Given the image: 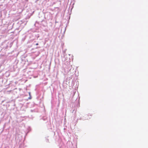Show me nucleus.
<instances>
[{
  "label": "nucleus",
  "mask_w": 148,
  "mask_h": 148,
  "mask_svg": "<svg viewBox=\"0 0 148 148\" xmlns=\"http://www.w3.org/2000/svg\"><path fill=\"white\" fill-rule=\"evenodd\" d=\"M29 99H31V98H32V97H31V93H30V92H29Z\"/></svg>",
  "instance_id": "nucleus-1"
},
{
  "label": "nucleus",
  "mask_w": 148,
  "mask_h": 148,
  "mask_svg": "<svg viewBox=\"0 0 148 148\" xmlns=\"http://www.w3.org/2000/svg\"><path fill=\"white\" fill-rule=\"evenodd\" d=\"M38 45V43H36V45Z\"/></svg>",
  "instance_id": "nucleus-2"
}]
</instances>
